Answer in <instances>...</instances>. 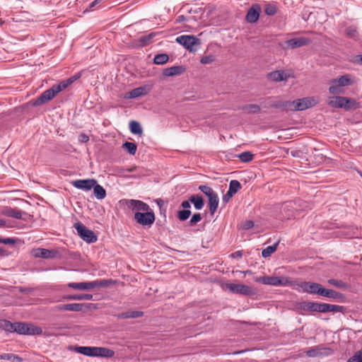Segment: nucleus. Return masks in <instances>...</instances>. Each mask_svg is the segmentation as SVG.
Here are the masks:
<instances>
[{
	"label": "nucleus",
	"instance_id": "60",
	"mask_svg": "<svg viewBox=\"0 0 362 362\" xmlns=\"http://www.w3.org/2000/svg\"><path fill=\"white\" fill-rule=\"evenodd\" d=\"M243 256L242 251H236L230 255L232 258H241Z\"/></svg>",
	"mask_w": 362,
	"mask_h": 362
},
{
	"label": "nucleus",
	"instance_id": "29",
	"mask_svg": "<svg viewBox=\"0 0 362 362\" xmlns=\"http://www.w3.org/2000/svg\"><path fill=\"white\" fill-rule=\"evenodd\" d=\"M93 188L94 195L98 199H103L105 197L106 191L101 185L96 183Z\"/></svg>",
	"mask_w": 362,
	"mask_h": 362
},
{
	"label": "nucleus",
	"instance_id": "6",
	"mask_svg": "<svg viewBox=\"0 0 362 362\" xmlns=\"http://www.w3.org/2000/svg\"><path fill=\"white\" fill-rule=\"evenodd\" d=\"M175 41L190 52H195L201 45V40L194 35H180Z\"/></svg>",
	"mask_w": 362,
	"mask_h": 362
},
{
	"label": "nucleus",
	"instance_id": "47",
	"mask_svg": "<svg viewBox=\"0 0 362 362\" xmlns=\"http://www.w3.org/2000/svg\"><path fill=\"white\" fill-rule=\"evenodd\" d=\"M343 307L337 305L328 304V312L337 313L342 312Z\"/></svg>",
	"mask_w": 362,
	"mask_h": 362
},
{
	"label": "nucleus",
	"instance_id": "19",
	"mask_svg": "<svg viewBox=\"0 0 362 362\" xmlns=\"http://www.w3.org/2000/svg\"><path fill=\"white\" fill-rule=\"evenodd\" d=\"M58 252L55 250H47L45 248H37L34 251V256L44 259L54 258Z\"/></svg>",
	"mask_w": 362,
	"mask_h": 362
},
{
	"label": "nucleus",
	"instance_id": "58",
	"mask_svg": "<svg viewBox=\"0 0 362 362\" xmlns=\"http://www.w3.org/2000/svg\"><path fill=\"white\" fill-rule=\"evenodd\" d=\"M116 316L119 319H127V318H129V311L128 312H125V313H119Z\"/></svg>",
	"mask_w": 362,
	"mask_h": 362
},
{
	"label": "nucleus",
	"instance_id": "57",
	"mask_svg": "<svg viewBox=\"0 0 362 362\" xmlns=\"http://www.w3.org/2000/svg\"><path fill=\"white\" fill-rule=\"evenodd\" d=\"M190 201L189 199V200H185V201H183L181 204V206L184 209H188L191 207V204H190Z\"/></svg>",
	"mask_w": 362,
	"mask_h": 362
},
{
	"label": "nucleus",
	"instance_id": "23",
	"mask_svg": "<svg viewBox=\"0 0 362 362\" xmlns=\"http://www.w3.org/2000/svg\"><path fill=\"white\" fill-rule=\"evenodd\" d=\"M1 214L8 217H12L17 219H23V212L17 209H13L9 206H6L3 209Z\"/></svg>",
	"mask_w": 362,
	"mask_h": 362
},
{
	"label": "nucleus",
	"instance_id": "25",
	"mask_svg": "<svg viewBox=\"0 0 362 362\" xmlns=\"http://www.w3.org/2000/svg\"><path fill=\"white\" fill-rule=\"evenodd\" d=\"M116 281L113 279H100L93 281V288H106L116 284Z\"/></svg>",
	"mask_w": 362,
	"mask_h": 362
},
{
	"label": "nucleus",
	"instance_id": "8",
	"mask_svg": "<svg viewBox=\"0 0 362 362\" xmlns=\"http://www.w3.org/2000/svg\"><path fill=\"white\" fill-rule=\"evenodd\" d=\"M74 228L76 230L80 238L88 243H95L98 240L94 232L87 228L82 223L77 222L74 223Z\"/></svg>",
	"mask_w": 362,
	"mask_h": 362
},
{
	"label": "nucleus",
	"instance_id": "40",
	"mask_svg": "<svg viewBox=\"0 0 362 362\" xmlns=\"http://www.w3.org/2000/svg\"><path fill=\"white\" fill-rule=\"evenodd\" d=\"M238 157L240 158L241 161L247 163L252 160L253 155L249 151H245L239 154Z\"/></svg>",
	"mask_w": 362,
	"mask_h": 362
},
{
	"label": "nucleus",
	"instance_id": "11",
	"mask_svg": "<svg viewBox=\"0 0 362 362\" xmlns=\"http://www.w3.org/2000/svg\"><path fill=\"white\" fill-rule=\"evenodd\" d=\"M300 210V209L297 207L296 202H288L282 205L281 211L285 218L291 219L299 214Z\"/></svg>",
	"mask_w": 362,
	"mask_h": 362
},
{
	"label": "nucleus",
	"instance_id": "7",
	"mask_svg": "<svg viewBox=\"0 0 362 362\" xmlns=\"http://www.w3.org/2000/svg\"><path fill=\"white\" fill-rule=\"evenodd\" d=\"M198 189L208 197L209 212L214 215L218 206V194L211 187L206 185H199Z\"/></svg>",
	"mask_w": 362,
	"mask_h": 362
},
{
	"label": "nucleus",
	"instance_id": "38",
	"mask_svg": "<svg viewBox=\"0 0 362 362\" xmlns=\"http://www.w3.org/2000/svg\"><path fill=\"white\" fill-rule=\"evenodd\" d=\"M190 215L191 211L189 209H184L177 212V218L181 221L187 220Z\"/></svg>",
	"mask_w": 362,
	"mask_h": 362
},
{
	"label": "nucleus",
	"instance_id": "64",
	"mask_svg": "<svg viewBox=\"0 0 362 362\" xmlns=\"http://www.w3.org/2000/svg\"><path fill=\"white\" fill-rule=\"evenodd\" d=\"M265 13H266L267 15L271 16V15H272V7L267 6V7L265 8Z\"/></svg>",
	"mask_w": 362,
	"mask_h": 362
},
{
	"label": "nucleus",
	"instance_id": "17",
	"mask_svg": "<svg viewBox=\"0 0 362 362\" xmlns=\"http://www.w3.org/2000/svg\"><path fill=\"white\" fill-rule=\"evenodd\" d=\"M127 205L129 207H131L132 210H136L137 211H148L151 210L150 206L145 202L136 200V199H129L127 202Z\"/></svg>",
	"mask_w": 362,
	"mask_h": 362
},
{
	"label": "nucleus",
	"instance_id": "36",
	"mask_svg": "<svg viewBox=\"0 0 362 362\" xmlns=\"http://www.w3.org/2000/svg\"><path fill=\"white\" fill-rule=\"evenodd\" d=\"M123 148H124L131 155H134L136 152V145L132 142H125L123 144Z\"/></svg>",
	"mask_w": 362,
	"mask_h": 362
},
{
	"label": "nucleus",
	"instance_id": "22",
	"mask_svg": "<svg viewBox=\"0 0 362 362\" xmlns=\"http://www.w3.org/2000/svg\"><path fill=\"white\" fill-rule=\"evenodd\" d=\"M84 304L83 303H69L58 305L56 308L57 310H69L78 312L83 310Z\"/></svg>",
	"mask_w": 362,
	"mask_h": 362
},
{
	"label": "nucleus",
	"instance_id": "14",
	"mask_svg": "<svg viewBox=\"0 0 362 362\" xmlns=\"http://www.w3.org/2000/svg\"><path fill=\"white\" fill-rule=\"evenodd\" d=\"M71 184L77 189L88 191L96 185V180L94 179L76 180L73 181Z\"/></svg>",
	"mask_w": 362,
	"mask_h": 362
},
{
	"label": "nucleus",
	"instance_id": "3",
	"mask_svg": "<svg viewBox=\"0 0 362 362\" xmlns=\"http://www.w3.org/2000/svg\"><path fill=\"white\" fill-rule=\"evenodd\" d=\"M75 351L88 356L112 357L114 351L105 347L95 346H76Z\"/></svg>",
	"mask_w": 362,
	"mask_h": 362
},
{
	"label": "nucleus",
	"instance_id": "55",
	"mask_svg": "<svg viewBox=\"0 0 362 362\" xmlns=\"http://www.w3.org/2000/svg\"><path fill=\"white\" fill-rule=\"evenodd\" d=\"M233 194L229 191H228L227 193L223 197V202L225 203H228L230 201V199L233 197Z\"/></svg>",
	"mask_w": 362,
	"mask_h": 362
},
{
	"label": "nucleus",
	"instance_id": "48",
	"mask_svg": "<svg viewBox=\"0 0 362 362\" xmlns=\"http://www.w3.org/2000/svg\"><path fill=\"white\" fill-rule=\"evenodd\" d=\"M214 61V57L213 55H209V56L203 57L201 59L200 62L203 64H207L211 63Z\"/></svg>",
	"mask_w": 362,
	"mask_h": 362
},
{
	"label": "nucleus",
	"instance_id": "34",
	"mask_svg": "<svg viewBox=\"0 0 362 362\" xmlns=\"http://www.w3.org/2000/svg\"><path fill=\"white\" fill-rule=\"evenodd\" d=\"M241 188H242V185H241L240 182L236 180H233L230 182L228 191L234 195Z\"/></svg>",
	"mask_w": 362,
	"mask_h": 362
},
{
	"label": "nucleus",
	"instance_id": "13",
	"mask_svg": "<svg viewBox=\"0 0 362 362\" xmlns=\"http://www.w3.org/2000/svg\"><path fill=\"white\" fill-rule=\"evenodd\" d=\"M226 287L230 290V291L234 293H239L246 296L252 294L251 288L247 285L240 284H228Z\"/></svg>",
	"mask_w": 362,
	"mask_h": 362
},
{
	"label": "nucleus",
	"instance_id": "12",
	"mask_svg": "<svg viewBox=\"0 0 362 362\" xmlns=\"http://www.w3.org/2000/svg\"><path fill=\"white\" fill-rule=\"evenodd\" d=\"M57 93L55 91L54 86L44 91L33 103V106H40L47 101L51 100L55 97Z\"/></svg>",
	"mask_w": 362,
	"mask_h": 362
},
{
	"label": "nucleus",
	"instance_id": "53",
	"mask_svg": "<svg viewBox=\"0 0 362 362\" xmlns=\"http://www.w3.org/2000/svg\"><path fill=\"white\" fill-rule=\"evenodd\" d=\"M254 226V223L252 221H246L243 223L242 228L245 230H248Z\"/></svg>",
	"mask_w": 362,
	"mask_h": 362
},
{
	"label": "nucleus",
	"instance_id": "41",
	"mask_svg": "<svg viewBox=\"0 0 362 362\" xmlns=\"http://www.w3.org/2000/svg\"><path fill=\"white\" fill-rule=\"evenodd\" d=\"M288 284V280L284 277H273V286H284Z\"/></svg>",
	"mask_w": 362,
	"mask_h": 362
},
{
	"label": "nucleus",
	"instance_id": "61",
	"mask_svg": "<svg viewBox=\"0 0 362 362\" xmlns=\"http://www.w3.org/2000/svg\"><path fill=\"white\" fill-rule=\"evenodd\" d=\"M23 360L21 357L13 354V357L11 358V362H22Z\"/></svg>",
	"mask_w": 362,
	"mask_h": 362
},
{
	"label": "nucleus",
	"instance_id": "39",
	"mask_svg": "<svg viewBox=\"0 0 362 362\" xmlns=\"http://www.w3.org/2000/svg\"><path fill=\"white\" fill-rule=\"evenodd\" d=\"M328 283L337 287V288H340L346 289L349 288L348 284L342 281H339V280H336V279H329L328 281Z\"/></svg>",
	"mask_w": 362,
	"mask_h": 362
},
{
	"label": "nucleus",
	"instance_id": "2",
	"mask_svg": "<svg viewBox=\"0 0 362 362\" xmlns=\"http://www.w3.org/2000/svg\"><path fill=\"white\" fill-rule=\"evenodd\" d=\"M326 103L332 108H340L345 110L356 109L358 106L355 99L340 95H330L327 98Z\"/></svg>",
	"mask_w": 362,
	"mask_h": 362
},
{
	"label": "nucleus",
	"instance_id": "18",
	"mask_svg": "<svg viewBox=\"0 0 362 362\" xmlns=\"http://www.w3.org/2000/svg\"><path fill=\"white\" fill-rule=\"evenodd\" d=\"M148 91L149 88L146 86H141L126 93L124 98L126 99L136 98L147 95Z\"/></svg>",
	"mask_w": 362,
	"mask_h": 362
},
{
	"label": "nucleus",
	"instance_id": "30",
	"mask_svg": "<svg viewBox=\"0 0 362 362\" xmlns=\"http://www.w3.org/2000/svg\"><path fill=\"white\" fill-rule=\"evenodd\" d=\"M245 113L251 114V113H257L260 110V107L257 105L251 104L243 105L240 107Z\"/></svg>",
	"mask_w": 362,
	"mask_h": 362
},
{
	"label": "nucleus",
	"instance_id": "27",
	"mask_svg": "<svg viewBox=\"0 0 362 362\" xmlns=\"http://www.w3.org/2000/svg\"><path fill=\"white\" fill-rule=\"evenodd\" d=\"M322 296L331 298H339L342 297V295L334 290L326 289L322 287L320 295Z\"/></svg>",
	"mask_w": 362,
	"mask_h": 362
},
{
	"label": "nucleus",
	"instance_id": "9",
	"mask_svg": "<svg viewBox=\"0 0 362 362\" xmlns=\"http://www.w3.org/2000/svg\"><path fill=\"white\" fill-rule=\"evenodd\" d=\"M294 288L299 292H306L311 294L320 295L322 286L315 282L303 281L296 284L294 285Z\"/></svg>",
	"mask_w": 362,
	"mask_h": 362
},
{
	"label": "nucleus",
	"instance_id": "37",
	"mask_svg": "<svg viewBox=\"0 0 362 362\" xmlns=\"http://www.w3.org/2000/svg\"><path fill=\"white\" fill-rule=\"evenodd\" d=\"M319 303L308 302L305 303L303 308L313 312H318Z\"/></svg>",
	"mask_w": 362,
	"mask_h": 362
},
{
	"label": "nucleus",
	"instance_id": "62",
	"mask_svg": "<svg viewBox=\"0 0 362 362\" xmlns=\"http://www.w3.org/2000/svg\"><path fill=\"white\" fill-rule=\"evenodd\" d=\"M187 20L186 17L183 15L179 16L176 19V22L181 23Z\"/></svg>",
	"mask_w": 362,
	"mask_h": 362
},
{
	"label": "nucleus",
	"instance_id": "1",
	"mask_svg": "<svg viewBox=\"0 0 362 362\" xmlns=\"http://www.w3.org/2000/svg\"><path fill=\"white\" fill-rule=\"evenodd\" d=\"M356 78L351 74H344L330 80L328 91L330 95H341L345 93V88L353 86Z\"/></svg>",
	"mask_w": 362,
	"mask_h": 362
},
{
	"label": "nucleus",
	"instance_id": "52",
	"mask_svg": "<svg viewBox=\"0 0 362 362\" xmlns=\"http://www.w3.org/2000/svg\"><path fill=\"white\" fill-rule=\"evenodd\" d=\"M262 257H267L272 255V245L267 246L262 252Z\"/></svg>",
	"mask_w": 362,
	"mask_h": 362
},
{
	"label": "nucleus",
	"instance_id": "51",
	"mask_svg": "<svg viewBox=\"0 0 362 362\" xmlns=\"http://www.w3.org/2000/svg\"><path fill=\"white\" fill-rule=\"evenodd\" d=\"M318 312L328 313V303H319Z\"/></svg>",
	"mask_w": 362,
	"mask_h": 362
},
{
	"label": "nucleus",
	"instance_id": "4",
	"mask_svg": "<svg viewBox=\"0 0 362 362\" xmlns=\"http://www.w3.org/2000/svg\"><path fill=\"white\" fill-rule=\"evenodd\" d=\"M320 102L318 97L310 96L295 100L289 104L291 110L302 111L313 107Z\"/></svg>",
	"mask_w": 362,
	"mask_h": 362
},
{
	"label": "nucleus",
	"instance_id": "28",
	"mask_svg": "<svg viewBox=\"0 0 362 362\" xmlns=\"http://www.w3.org/2000/svg\"><path fill=\"white\" fill-rule=\"evenodd\" d=\"M156 35V33H149L148 35H144V36H141L139 39V45L138 46L139 47H144V46H146L148 45H149L151 41H152V39Z\"/></svg>",
	"mask_w": 362,
	"mask_h": 362
},
{
	"label": "nucleus",
	"instance_id": "33",
	"mask_svg": "<svg viewBox=\"0 0 362 362\" xmlns=\"http://www.w3.org/2000/svg\"><path fill=\"white\" fill-rule=\"evenodd\" d=\"M0 329L7 332H13V323L7 320L0 319Z\"/></svg>",
	"mask_w": 362,
	"mask_h": 362
},
{
	"label": "nucleus",
	"instance_id": "26",
	"mask_svg": "<svg viewBox=\"0 0 362 362\" xmlns=\"http://www.w3.org/2000/svg\"><path fill=\"white\" fill-rule=\"evenodd\" d=\"M189 201L193 203L194 206L196 209L200 210L204 206V201L200 195H192L189 197Z\"/></svg>",
	"mask_w": 362,
	"mask_h": 362
},
{
	"label": "nucleus",
	"instance_id": "32",
	"mask_svg": "<svg viewBox=\"0 0 362 362\" xmlns=\"http://www.w3.org/2000/svg\"><path fill=\"white\" fill-rule=\"evenodd\" d=\"M66 298L74 300H91L93 298V295L89 293L69 295L66 296Z\"/></svg>",
	"mask_w": 362,
	"mask_h": 362
},
{
	"label": "nucleus",
	"instance_id": "5",
	"mask_svg": "<svg viewBox=\"0 0 362 362\" xmlns=\"http://www.w3.org/2000/svg\"><path fill=\"white\" fill-rule=\"evenodd\" d=\"M13 332L19 334L40 335L42 334V329L31 323L14 322Z\"/></svg>",
	"mask_w": 362,
	"mask_h": 362
},
{
	"label": "nucleus",
	"instance_id": "50",
	"mask_svg": "<svg viewBox=\"0 0 362 362\" xmlns=\"http://www.w3.org/2000/svg\"><path fill=\"white\" fill-rule=\"evenodd\" d=\"M144 315V313L141 311H129V318H137L142 317Z\"/></svg>",
	"mask_w": 362,
	"mask_h": 362
},
{
	"label": "nucleus",
	"instance_id": "54",
	"mask_svg": "<svg viewBox=\"0 0 362 362\" xmlns=\"http://www.w3.org/2000/svg\"><path fill=\"white\" fill-rule=\"evenodd\" d=\"M79 141L81 143H86L89 141V137L86 134H81L78 136Z\"/></svg>",
	"mask_w": 362,
	"mask_h": 362
},
{
	"label": "nucleus",
	"instance_id": "45",
	"mask_svg": "<svg viewBox=\"0 0 362 362\" xmlns=\"http://www.w3.org/2000/svg\"><path fill=\"white\" fill-rule=\"evenodd\" d=\"M54 89H55V91L59 93V92L62 91L63 90H64L65 88H66L69 85L66 83V82L64 81H61L58 84H55L53 86Z\"/></svg>",
	"mask_w": 362,
	"mask_h": 362
},
{
	"label": "nucleus",
	"instance_id": "42",
	"mask_svg": "<svg viewBox=\"0 0 362 362\" xmlns=\"http://www.w3.org/2000/svg\"><path fill=\"white\" fill-rule=\"evenodd\" d=\"M347 362H362V350L356 352L353 356L348 359Z\"/></svg>",
	"mask_w": 362,
	"mask_h": 362
},
{
	"label": "nucleus",
	"instance_id": "16",
	"mask_svg": "<svg viewBox=\"0 0 362 362\" xmlns=\"http://www.w3.org/2000/svg\"><path fill=\"white\" fill-rule=\"evenodd\" d=\"M261 8L258 4L252 5L247 11L245 19L248 23H254L257 22L259 17Z\"/></svg>",
	"mask_w": 362,
	"mask_h": 362
},
{
	"label": "nucleus",
	"instance_id": "21",
	"mask_svg": "<svg viewBox=\"0 0 362 362\" xmlns=\"http://www.w3.org/2000/svg\"><path fill=\"white\" fill-rule=\"evenodd\" d=\"M185 71V68L183 66H174L166 68L163 70V74L165 76H178Z\"/></svg>",
	"mask_w": 362,
	"mask_h": 362
},
{
	"label": "nucleus",
	"instance_id": "46",
	"mask_svg": "<svg viewBox=\"0 0 362 362\" xmlns=\"http://www.w3.org/2000/svg\"><path fill=\"white\" fill-rule=\"evenodd\" d=\"M202 217L199 213L194 214L190 221H189V225L191 226H195L198 222H199L202 220Z\"/></svg>",
	"mask_w": 362,
	"mask_h": 362
},
{
	"label": "nucleus",
	"instance_id": "44",
	"mask_svg": "<svg viewBox=\"0 0 362 362\" xmlns=\"http://www.w3.org/2000/svg\"><path fill=\"white\" fill-rule=\"evenodd\" d=\"M322 349L317 347L315 349H312L306 351L307 356L310 357H315L319 354H322L323 352L322 351Z\"/></svg>",
	"mask_w": 362,
	"mask_h": 362
},
{
	"label": "nucleus",
	"instance_id": "63",
	"mask_svg": "<svg viewBox=\"0 0 362 362\" xmlns=\"http://www.w3.org/2000/svg\"><path fill=\"white\" fill-rule=\"evenodd\" d=\"M81 76V73H77L76 74H75L74 76H71L70 78L72 80V81L74 82L75 81L78 79Z\"/></svg>",
	"mask_w": 362,
	"mask_h": 362
},
{
	"label": "nucleus",
	"instance_id": "35",
	"mask_svg": "<svg viewBox=\"0 0 362 362\" xmlns=\"http://www.w3.org/2000/svg\"><path fill=\"white\" fill-rule=\"evenodd\" d=\"M169 59L167 54H158L154 57L153 63L156 64H164Z\"/></svg>",
	"mask_w": 362,
	"mask_h": 362
},
{
	"label": "nucleus",
	"instance_id": "20",
	"mask_svg": "<svg viewBox=\"0 0 362 362\" xmlns=\"http://www.w3.org/2000/svg\"><path fill=\"white\" fill-rule=\"evenodd\" d=\"M292 76V73L288 70H276L273 71V81H286Z\"/></svg>",
	"mask_w": 362,
	"mask_h": 362
},
{
	"label": "nucleus",
	"instance_id": "49",
	"mask_svg": "<svg viewBox=\"0 0 362 362\" xmlns=\"http://www.w3.org/2000/svg\"><path fill=\"white\" fill-rule=\"evenodd\" d=\"M16 243V240L11 238H0V243L6 244V245H14Z\"/></svg>",
	"mask_w": 362,
	"mask_h": 362
},
{
	"label": "nucleus",
	"instance_id": "10",
	"mask_svg": "<svg viewBox=\"0 0 362 362\" xmlns=\"http://www.w3.org/2000/svg\"><path fill=\"white\" fill-rule=\"evenodd\" d=\"M134 220L141 226H151L155 221V214L152 210L146 212L137 211L134 216Z\"/></svg>",
	"mask_w": 362,
	"mask_h": 362
},
{
	"label": "nucleus",
	"instance_id": "43",
	"mask_svg": "<svg viewBox=\"0 0 362 362\" xmlns=\"http://www.w3.org/2000/svg\"><path fill=\"white\" fill-rule=\"evenodd\" d=\"M256 282H259L263 284L272 285V276H260L255 279Z\"/></svg>",
	"mask_w": 362,
	"mask_h": 362
},
{
	"label": "nucleus",
	"instance_id": "56",
	"mask_svg": "<svg viewBox=\"0 0 362 362\" xmlns=\"http://www.w3.org/2000/svg\"><path fill=\"white\" fill-rule=\"evenodd\" d=\"M12 357H13V354H4L2 355H0V359H3V360L10 361V360H11Z\"/></svg>",
	"mask_w": 362,
	"mask_h": 362
},
{
	"label": "nucleus",
	"instance_id": "31",
	"mask_svg": "<svg viewBox=\"0 0 362 362\" xmlns=\"http://www.w3.org/2000/svg\"><path fill=\"white\" fill-rule=\"evenodd\" d=\"M130 131L132 134L141 135L143 134V129L140 124L136 121H131L129 122Z\"/></svg>",
	"mask_w": 362,
	"mask_h": 362
},
{
	"label": "nucleus",
	"instance_id": "59",
	"mask_svg": "<svg viewBox=\"0 0 362 362\" xmlns=\"http://www.w3.org/2000/svg\"><path fill=\"white\" fill-rule=\"evenodd\" d=\"M356 33V30L352 28H349L346 30V34H347V35H349L350 37H354Z\"/></svg>",
	"mask_w": 362,
	"mask_h": 362
},
{
	"label": "nucleus",
	"instance_id": "15",
	"mask_svg": "<svg viewBox=\"0 0 362 362\" xmlns=\"http://www.w3.org/2000/svg\"><path fill=\"white\" fill-rule=\"evenodd\" d=\"M311 40L309 38L301 37L288 40L285 42L287 48H297L309 45Z\"/></svg>",
	"mask_w": 362,
	"mask_h": 362
},
{
	"label": "nucleus",
	"instance_id": "24",
	"mask_svg": "<svg viewBox=\"0 0 362 362\" xmlns=\"http://www.w3.org/2000/svg\"><path fill=\"white\" fill-rule=\"evenodd\" d=\"M68 286L77 290H90L93 288V281L79 283L73 282L68 284Z\"/></svg>",
	"mask_w": 362,
	"mask_h": 362
}]
</instances>
